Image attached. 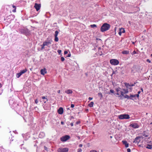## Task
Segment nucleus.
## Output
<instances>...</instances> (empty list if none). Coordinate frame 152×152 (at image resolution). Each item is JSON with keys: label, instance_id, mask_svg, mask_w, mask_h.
Masks as SVG:
<instances>
[{"label": "nucleus", "instance_id": "nucleus-4", "mask_svg": "<svg viewBox=\"0 0 152 152\" xmlns=\"http://www.w3.org/2000/svg\"><path fill=\"white\" fill-rule=\"evenodd\" d=\"M110 63L112 65H117L119 64V61L116 59H112L110 60Z\"/></svg>", "mask_w": 152, "mask_h": 152}, {"label": "nucleus", "instance_id": "nucleus-37", "mask_svg": "<svg viewBox=\"0 0 152 152\" xmlns=\"http://www.w3.org/2000/svg\"><path fill=\"white\" fill-rule=\"evenodd\" d=\"M82 151V149L81 148H79L77 150V152H81Z\"/></svg>", "mask_w": 152, "mask_h": 152}, {"label": "nucleus", "instance_id": "nucleus-27", "mask_svg": "<svg viewBox=\"0 0 152 152\" xmlns=\"http://www.w3.org/2000/svg\"><path fill=\"white\" fill-rule=\"evenodd\" d=\"M58 33H59V32H58V31H55V34L54 36H57Z\"/></svg>", "mask_w": 152, "mask_h": 152}, {"label": "nucleus", "instance_id": "nucleus-40", "mask_svg": "<svg viewBox=\"0 0 152 152\" xmlns=\"http://www.w3.org/2000/svg\"><path fill=\"white\" fill-rule=\"evenodd\" d=\"M135 97V95H131L130 97H132V98H134V97Z\"/></svg>", "mask_w": 152, "mask_h": 152}, {"label": "nucleus", "instance_id": "nucleus-8", "mask_svg": "<svg viewBox=\"0 0 152 152\" xmlns=\"http://www.w3.org/2000/svg\"><path fill=\"white\" fill-rule=\"evenodd\" d=\"M130 126L132 127L134 129L138 128L139 127V126L137 123H132L130 125Z\"/></svg>", "mask_w": 152, "mask_h": 152}, {"label": "nucleus", "instance_id": "nucleus-61", "mask_svg": "<svg viewBox=\"0 0 152 152\" xmlns=\"http://www.w3.org/2000/svg\"><path fill=\"white\" fill-rule=\"evenodd\" d=\"M41 134H39V137H41L40 136H41Z\"/></svg>", "mask_w": 152, "mask_h": 152}, {"label": "nucleus", "instance_id": "nucleus-22", "mask_svg": "<svg viewBox=\"0 0 152 152\" xmlns=\"http://www.w3.org/2000/svg\"><path fill=\"white\" fill-rule=\"evenodd\" d=\"M125 85L127 88H129L130 87H131V85H130L129 83H125Z\"/></svg>", "mask_w": 152, "mask_h": 152}, {"label": "nucleus", "instance_id": "nucleus-39", "mask_svg": "<svg viewBox=\"0 0 152 152\" xmlns=\"http://www.w3.org/2000/svg\"><path fill=\"white\" fill-rule=\"evenodd\" d=\"M44 149L45 150L48 151V148L45 146H44Z\"/></svg>", "mask_w": 152, "mask_h": 152}, {"label": "nucleus", "instance_id": "nucleus-11", "mask_svg": "<svg viewBox=\"0 0 152 152\" xmlns=\"http://www.w3.org/2000/svg\"><path fill=\"white\" fill-rule=\"evenodd\" d=\"M41 74L43 75H45V74L47 73V72L45 68H44V69H41L40 70Z\"/></svg>", "mask_w": 152, "mask_h": 152}, {"label": "nucleus", "instance_id": "nucleus-13", "mask_svg": "<svg viewBox=\"0 0 152 152\" xmlns=\"http://www.w3.org/2000/svg\"><path fill=\"white\" fill-rule=\"evenodd\" d=\"M123 144L125 145L126 147L127 148L129 146V144L126 141H122Z\"/></svg>", "mask_w": 152, "mask_h": 152}, {"label": "nucleus", "instance_id": "nucleus-34", "mask_svg": "<svg viewBox=\"0 0 152 152\" xmlns=\"http://www.w3.org/2000/svg\"><path fill=\"white\" fill-rule=\"evenodd\" d=\"M124 91V93H128V91L127 90H125V89H124L123 90Z\"/></svg>", "mask_w": 152, "mask_h": 152}, {"label": "nucleus", "instance_id": "nucleus-58", "mask_svg": "<svg viewBox=\"0 0 152 152\" xmlns=\"http://www.w3.org/2000/svg\"><path fill=\"white\" fill-rule=\"evenodd\" d=\"M141 92L140 91H139L138 92V94L139 95L140 94Z\"/></svg>", "mask_w": 152, "mask_h": 152}, {"label": "nucleus", "instance_id": "nucleus-14", "mask_svg": "<svg viewBox=\"0 0 152 152\" xmlns=\"http://www.w3.org/2000/svg\"><path fill=\"white\" fill-rule=\"evenodd\" d=\"M65 92L67 94H72V91L70 89L67 90L65 91Z\"/></svg>", "mask_w": 152, "mask_h": 152}, {"label": "nucleus", "instance_id": "nucleus-62", "mask_svg": "<svg viewBox=\"0 0 152 152\" xmlns=\"http://www.w3.org/2000/svg\"><path fill=\"white\" fill-rule=\"evenodd\" d=\"M2 86L1 84L0 83V87H1Z\"/></svg>", "mask_w": 152, "mask_h": 152}, {"label": "nucleus", "instance_id": "nucleus-45", "mask_svg": "<svg viewBox=\"0 0 152 152\" xmlns=\"http://www.w3.org/2000/svg\"><path fill=\"white\" fill-rule=\"evenodd\" d=\"M90 152H97L95 150H91Z\"/></svg>", "mask_w": 152, "mask_h": 152}, {"label": "nucleus", "instance_id": "nucleus-9", "mask_svg": "<svg viewBox=\"0 0 152 152\" xmlns=\"http://www.w3.org/2000/svg\"><path fill=\"white\" fill-rule=\"evenodd\" d=\"M58 112L59 114H62L64 112V109L62 107H60L58 110Z\"/></svg>", "mask_w": 152, "mask_h": 152}, {"label": "nucleus", "instance_id": "nucleus-35", "mask_svg": "<svg viewBox=\"0 0 152 152\" xmlns=\"http://www.w3.org/2000/svg\"><path fill=\"white\" fill-rule=\"evenodd\" d=\"M124 93L122 91H120V94H121V95L122 96H124Z\"/></svg>", "mask_w": 152, "mask_h": 152}, {"label": "nucleus", "instance_id": "nucleus-23", "mask_svg": "<svg viewBox=\"0 0 152 152\" xmlns=\"http://www.w3.org/2000/svg\"><path fill=\"white\" fill-rule=\"evenodd\" d=\"M22 75L21 73L20 72L19 73H17L16 75V77L17 78L19 77L20 76Z\"/></svg>", "mask_w": 152, "mask_h": 152}, {"label": "nucleus", "instance_id": "nucleus-54", "mask_svg": "<svg viewBox=\"0 0 152 152\" xmlns=\"http://www.w3.org/2000/svg\"><path fill=\"white\" fill-rule=\"evenodd\" d=\"M73 123H71V124H70V125L71 126H73Z\"/></svg>", "mask_w": 152, "mask_h": 152}, {"label": "nucleus", "instance_id": "nucleus-16", "mask_svg": "<svg viewBox=\"0 0 152 152\" xmlns=\"http://www.w3.org/2000/svg\"><path fill=\"white\" fill-rule=\"evenodd\" d=\"M122 53L124 54H127L129 53V51L128 50H123Z\"/></svg>", "mask_w": 152, "mask_h": 152}, {"label": "nucleus", "instance_id": "nucleus-12", "mask_svg": "<svg viewBox=\"0 0 152 152\" xmlns=\"http://www.w3.org/2000/svg\"><path fill=\"white\" fill-rule=\"evenodd\" d=\"M103 54L102 50L101 48H98V54L100 56L102 55Z\"/></svg>", "mask_w": 152, "mask_h": 152}, {"label": "nucleus", "instance_id": "nucleus-2", "mask_svg": "<svg viewBox=\"0 0 152 152\" xmlns=\"http://www.w3.org/2000/svg\"><path fill=\"white\" fill-rule=\"evenodd\" d=\"M19 31L22 34H24L26 36L30 34V31L27 28L21 29Z\"/></svg>", "mask_w": 152, "mask_h": 152}, {"label": "nucleus", "instance_id": "nucleus-57", "mask_svg": "<svg viewBox=\"0 0 152 152\" xmlns=\"http://www.w3.org/2000/svg\"><path fill=\"white\" fill-rule=\"evenodd\" d=\"M57 92L59 94L60 93V90H58V91H57Z\"/></svg>", "mask_w": 152, "mask_h": 152}, {"label": "nucleus", "instance_id": "nucleus-38", "mask_svg": "<svg viewBox=\"0 0 152 152\" xmlns=\"http://www.w3.org/2000/svg\"><path fill=\"white\" fill-rule=\"evenodd\" d=\"M61 61H64V60H65V58L64 57H61Z\"/></svg>", "mask_w": 152, "mask_h": 152}, {"label": "nucleus", "instance_id": "nucleus-63", "mask_svg": "<svg viewBox=\"0 0 152 152\" xmlns=\"http://www.w3.org/2000/svg\"><path fill=\"white\" fill-rule=\"evenodd\" d=\"M46 100L45 101H44V103H45L46 102Z\"/></svg>", "mask_w": 152, "mask_h": 152}, {"label": "nucleus", "instance_id": "nucleus-10", "mask_svg": "<svg viewBox=\"0 0 152 152\" xmlns=\"http://www.w3.org/2000/svg\"><path fill=\"white\" fill-rule=\"evenodd\" d=\"M140 137H137L134 139L133 142L134 143H138L140 141Z\"/></svg>", "mask_w": 152, "mask_h": 152}, {"label": "nucleus", "instance_id": "nucleus-29", "mask_svg": "<svg viewBox=\"0 0 152 152\" xmlns=\"http://www.w3.org/2000/svg\"><path fill=\"white\" fill-rule=\"evenodd\" d=\"M121 89L120 88H117L116 89V91H117V92H119L120 91H121L120 90H121Z\"/></svg>", "mask_w": 152, "mask_h": 152}, {"label": "nucleus", "instance_id": "nucleus-3", "mask_svg": "<svg viewBox=\"0 0 152 152\" xmlns=\"http://www.w3.org/2000/svg\"><path fill=\"white\" fill-rule=\"evenodd\" d=\"M118 118L120 119H128L130 118V117L128 114H123L118 115Z\"/></svg>", "mask_w": 152, "mask_h": 152}, {"label": "nucleus", "instance_id": "nucleus-52", "mask_svg": "<svg viewBox=\"0 0 152 152\" xmlns=\"http://www.w3.org/2000/svg\"><path fill=\"white\" fill-rule=\"evenodd\" d=\"M120 94V92L119 91V92H117L116 94L118 95H119Z\"/></svg>", "mask_w": 152, "mask_h": 152}, {"label": "nucleus", "instance_id": "nucleus-41", "mask_svg": "<svg viewBox=\"0 0 152 152\" xmlns=\"http://www.w3.org/2000/svg\"><path fill=\"white\" fill-rule=\"evenodd\" d=\"M38 102V101L37 99H36L35 100V102L36 104H37Z\"/></svg>", "mask_w": 152, "mask_h": 152}, {"label": "nucleus", "instance_id": "nucleus-49", "mask_svg": "<svg viewBox=\"0 0 152 152\" xmlns=\"http://www.w3.org/2000/svg\"><path fill=\"white\" fill-rule=\"evenodd\" d=\"M127 151L128 152H131V149L130 148H128L127 149Z\"/></svg>", "mask_w": 152, "mask_h": 152}, {"label": "nucleus", "instance_id": "nucleus-21", "mask_svg": "<svg viewBox=\"0 0 152 152\" xmlns=\"http://www.w3.org/2000/svg\"><path fill=\"white\" fill-rule=\"evenodd\" d=\"M12 7L13 8H14V9L12 10V11L14 12H16V6H14V5H13L12 6Z\"/></svg>", "mask_w": 152, "mask_h": 152}, {"label": "nucleus", "instance_id": "nucleus-28", "mask_svg": "<svg viewBox=\"0 0 152 152\" xmlns=\"http://www.w3.org/2000/svg\"><path fill=\"white\" fill-rule=\"evenodd\" d=\"M120 30L121 31L122 33H124L125 32V30L123 28H120Z\"/></svg>", "mask_w": 152, "mask_h": 152}, {"label": "nucleus", "instance_id": "nucleus-19", "mask_svg": "<svg viewBox=\"0 0 152 152\" xmlns=\"http://www.w3.org/2000/svg\"><path fill=\"white\" fill-rule=\"evenodd\" d=\"M94 104V102H91L90 103L88 104V106L90 107H92L93 106Z\"/></svg>", "mask_w": 152, "mask_h": 152}, {"label": "nucleus", "instance_id": "nucleus-18", "mask_svg": "<svg viewBox=\"0 0 152 152\" xmlns=\"http://www.w3.org/2000/svg\"><path fill=\"white\" fill-rule=\"evenodd\" d=\"M27 71V69H25L23 70L20 71V72L22 74L25 72H26Z\"/></svg>", "mask_w": 152, "mask_h": 152}, {"label": "nucleus", "instance_id": "nucleus-56", "mask_svg": "<svg viewBox=\"0 0 152 152\" xmlns=\"http://www.w3.org/2000/svg\"><path fill=\"white\" fill-rule=\"evenodd\" d=\"M61 124L63 125L64 124V122L63 121H61Z\"/></svg>", "mask_w": 152, "mask_h": 152}, {"label": "nucleus", "instance_id": "nucleus-15", "mask_svg": "<svg viewBox=\"0 0 152 152\" xmlns=\"http://www.w3.org/2000/svg\"><path fill=\"white\" fill-rule=\"evenodd\" d=\"M43 44L45 45V46H49V45H50V42H48L47 41H45L43 42Z\"/></svg>", "mask_w": 152, "mask_h": 152}, {"label": "nucleus", "instance_id": "nucleus-31", "mask_svg": "<svg viewBox=\"0 0 152 152\" xmlns=\"http://www.w3.org/2000/svg\"><path fill=\"white\" fill-rule=\"evenodd\" d=\"M124 97L125 98H127L128 99H130V97L128 96L127 95H126L124 96Z\"/></svg>", "mask_w": 152, "mask_h": 152}, {"label": "nucleus", "instance_id": "nucleus-47", "mask_svg": "<svg viewBox=\"0 0 152 152\" xmlns=\"http://www.w3.org/2000/svg\"><path fill=\"white\" fill-rule=\"evenodd\" d=\"M71 56V53H70V52H69V53L68 54V56H67V57H70Z\"/></svg>", "mask_w": 152, "mask_h": 152}, {"label": "nucleus", "instance_id": "nucleus-17", "mask_svg": "<svg viewBox=\"0 0 152 152\" xmlns=\"http://www.w3.org/2000/svg\"><path fill=\"white\" fill-rule=\"evenodd\" d=\"M146 148L148 149H151L152 148V145L149 144H147Z\"/></svg>", "mask_w": 152, "mask_h": 152}, {"label": "nucleus", "instance_id": "nucleus-50", "mask_svg": "<svg viewBox=\"0 0 152 152\" xmlns=\"http://www.w3.org/2000/svg\"><path fill=\"white\" fill-rule=\"evenodd\" d=\"M68 53V51H65L64 52V54L65 55Z\"/></svg>", "mask_w": 152, "mask_h": 152}, {"label": "nucleus", "instance_id": "nucleus-42", "mask_svg": "<svg viewBox=\"0 0 152 152\" xmlns=\"http://www.w3.org/2000/svg\"><path fill=\"white\" fill-rule=\"evenodd\" d=\"M122 33L121 32V31L120 30L119 32L118 33V34L120 35H121Z\"/></svg>", "mask_w": 152, "mask_h": 152}, {"label": "nucleus", "instance_id": "nucleus-32", "mask_svg": "<svg viewBox=\"0 0 152 152\" xmlns=\"http://www.w3.org/2000/svg\"><path fill=\"white\" fill-rule=\"evenodd\" d=\"M90 26L92 28H94L95 27H96V26L95 24L91 25Z\"/></svg>", "mask_w": 152, "mask_h": 152}, {"label": "nucleus", "instance_id": "nucleus-25", "mask_svg": "<svg viewBox=\"0 0 152 152\" xmlns=\"http://www.w3.org/2000/svg\"><path fill=\"white\" fill-rule=\"evenodd\" d=\"M54 40L56 42H58V37L57 36H55Z\"/></svg>", "mask_w": 152, "mask_h": 152}, {"label": "nucleus", "instance_id": "nucleus-20", "mask_svg": "<svg viewBox=\"0 0 152 152\" xmlns=\"http://www.w3.org/2000/svg\"><path fill=\"white\" fill-rule=\"evenodd\" d=\"M46 41H47V42H50V44H51V42H52L53 41L51 39H49L48 38L47 39V40H46Z\"/></svg>", "mask_w": 152, "mask_h": 152}, {"label": "nucleus", "instance_id": "nucleus-51", "mask_svg": "<svg viewBox=\"0 0 152 152\" xmlns=\"http://www.w3.org/2000/svg\"><path fill=\"white\" fill-rule=\"evenodd\" d=\"M134 95H135V96H137V98H138L139 96V95L138 94H135Z\"/></svg>", "mask_w": 152, "mask_h": 152}, {"label": "nucleus", "instance_id": "nucleus-26", "mask_svg": "<svg viewBox=\"0 0 152 152\" xmlns=\"http://www.w3.org/2000/svg\"><path fill=\"white\" fill-rule=\"evenodd\" d=\"M98 96L100 97V98H102V97L103 96L101 93H99L98 94Z\"/></svg>", "mask_w": 152, "mask_h": 152}, {"label": "nucleus", "instance_id": "nucleus-53", "mask_svg": "<svg viewBox=\"0 0 152 152\" xmlns=\"http://www.w3.org/2000/svg\"><path fill=\"white\" fill-rule=\"evenodd\" d=\"M93 99V98H91V97H89L88 98V99L89 100H91L92 99Z\"/></svg>", "mask_w": 152, "mask_h": 152}, {"label": "nucleus", "instance_id": "nucleus-60", "mask_svg": "<svg viewBox=\"0 0 152 152\" xmlns=\"http://www.w3.org/2000/svg\"><path fill=\"white\" fill-rule=\"evenodd\" d=\"M82 49H83V50H84V49H85V47H84V46L82 48Z\"/></svg>", "mask_w": 152, "mask_h": 152}, {"label": "nucleus", "instance_id": "nucleus-30", "mask_svg": "<svg viewBox=\"0 0 152 152\" xmlns=\"http://www.w3.org/2000/svg\"><path fill=\"white\" fill-rule=\"evenodd\" d=\"M24 145V144H22L21 145V149H26V148L25 147H23V146Z\"/></svg>", "mask_w": 152, "mask_h": 152}, {"label": "nucleus", "instance_id": "nucleus-55", "mask_svg": "<svg viewBox=\"0 0 152 152\" xmlns=\"http://www.w3.org/2000/svg\"><path fill=\"white\" fill-rule=\"evenodd\" d=\"M82 146H83V145L82 144H80L79 145V147H81Z\"/></svg>", "mask_w": 152, "mask_h": 152}, {"label": "nucleus", "instance_id": "nucleus-59", "mask_svg": "<svg viewBox=\"0 0 152 152\" xmlns=\"http://www.w3.org/2000/svg\"><path fill=\"white\" fill-rule=\"evenodd\" d=\"M79 123H80V122H78V121H77V122H76V124H79Z\"/></svg>", "mask_w": 152, "mask_h": 152}, {"label": "nucleus", "instance_id": "nucleus-5", "mask_svg": "<svg viewBox=\"0 0 152 152\" xmlns=\"http://www.w3.org/2000/svg\"><path fill=\"white\" fill-rule=\"evenodd\" d=\"M70 138V137L68 135H65L60 138L62 142H65Z\"/></svg>", "mask_w": 152, "mask_h": 152}, {"label": "nucleus", "instance_id": "nucleus-44", "mask_svg": "<svg viewBox=\"0 0 152 152\" xmlns=\"http://www.w3.org/2000/svg\"><path fill=\"white\" fill-rule=\"evenodd\" d=\"M110 91L111 93H114V91L113 90H112V89L110 90Z\"/></svg>", "mask_w": 152, "mask_h": 152}, {"label": "nucleus", "instance_id": "nucleus-1", "mask_svg": "<svg viewBox=\"0 0 152 152\" xmlns=\"http://www.w3.org/2000/svg\"><path fill=\"white\" fill-rule=\"evenodd\" d=\"M110 25L107 23H105L103 24L100 28L101 31L104 32L109 29Z\"/></svg>", "mask_w": 152, "mask_h": 152}, {"label": "nucleus", "instance_id": "nucleus-7", "mask_svg": "<svg viewBox=\"0 0 152 152\" xmlns=\"http://www.w3.org/2000/svg\"><path fill=\"white\" fill-rule=\"evenodd\" d=\"M34 7L36 9V10L37 11H38L40 9L41 7V4H37L36 3L35 4Z\"/></svg>", "mask_w": 152, "mask_h": 152}, {"label": "nucleus", "instance_id": "nucleus-6", "mask_svg": "<svg viewBox=\"0 0 152 152\" xmlns=\"http://www.w3.org/2000/svg\"><path fill=\"white\" fill-rule=\"evenodd\" d=\"M68 150V148H59L58 149V152H67Z\"/></svg>", "mask_w": 152, "mask_h": 152}, {"label": "nucleus", "instance_id": "nucleus-64", "mask_svg": "<svg viewBox=\"0 0 152 152\" xmlns=\"http://www.w3.org/2000/svg\"><path fill=\"white\" fill-rule=\"evenodd\" d=\"M86 112H87V111H88V109H86Z\"/></svg>", "mask_w": 152, "mask_h": 152}, {"label": "nucleus", "instance_id": "nucleus-43", "mask_svg": "<svg viewBox=\"0 0 152 152\" xmlns=\"http://www.w3.org/2000/svg\"><path fill=\"white\" fill-rule=\"evenodd\" d=\"M136 53V52L135 50L134 51H133V52H132V55H134V54H135Z\"/></svg>", "mask_w": 152, "mask_h": 152}, {"label": "nucleus", "instance_id": "nucleus-36", "mask_svg": "<svg viewBox=\"0 0 152 152\" xmlns=\"http://www.w3.org/2000/svg\"><path fill=\"white\" fill-rule=\"evenodd\" d=\"M57 52L59 54H60L61 52V50H57Z\"/></svg>", "mask_w": 152, "mask_h": 152}, {"label": "nucleus", "instance_id": "nucleus-48", "mask_svg": "<svg viewBox=\"0 0 152 152\" xmlns=\"http://www.w3.org/2000/svg\"><path fill=\"white\" fill-rule=\"evenodd\" d=\"M75 106V105L74 104H71V107H72V108H73Z\"/></svg>", "mask_w": 152, "mask_h": 152}, {"label": "nucleus", "instance_id": "nucleus-24", "mask_svg": "<svg viewBox=\"0 0 152 152\" xmlns=\"http://www.w3.org/2000/svg\"><path fill=\"white\" fill-rule=\"evenodd\" d=\"M47 97V96H42V99H45L47 101H48V99H47V98H46Z\"/></svg>", "mask_w": 152, "mask_h": 152}, {"label": "nucleus", "instance_id": "nucleus-33", "mask_svg": "<svg viewBox=\"0 0 152 152\" xmlns=\"http://www.w3.org/2000/svg\"><path fill=\"white\" fill-rule=\"evenodd\" d=\"M41 50H42L44 49V46H45V45L43 44L42 45H41Z\"/></svg>", "mask_w": 152, "mask_h": 152}, {"label": "nucleus", "instance_id": "nucleus-46", "mask_svg": "<svg viewBox=\"0 0 152 152\" xmlns=\"http://www.w3.org/2000/svg\"><path fill=\"white\" fill-rule=\"evenodd\" d=\"M146 61L149 63H150L151 62V61L149 59H147Z\"/></svg>", "mask_w": 152, "mask_h": 152}]
</instances>
